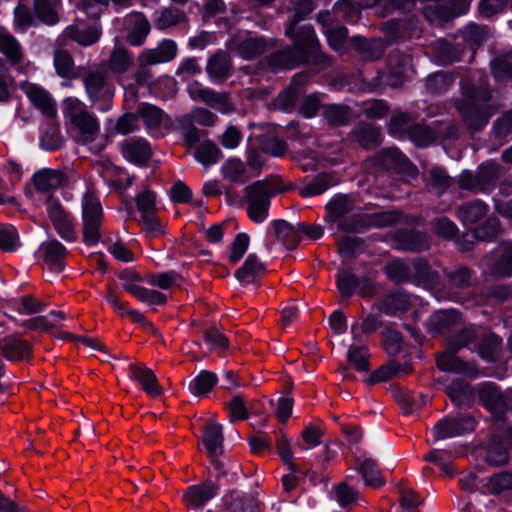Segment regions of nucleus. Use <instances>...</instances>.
Segmentation results:
<instances>
[{"label":"nucleus","instance_id":"1","mask_svg":"<svg viewBox=\"0 0 512 512\" xmlns=\"http://www.w3.org/2000/svg\"><path fill=\"white\" fill-rule=\"evenodd\" d=\"M356 207L355 199L346 194L334 196L326 205L325 220L337 231L360 233L369 228H383L399 221L396 211L350 214Z\"/></svg>","mask_w":512,"mask_h":512},{"label":"nucleus","instance_id":"2","mask_svg":"<svg viewBox=\"0 0 512 512\" xmlns=\"http://www.w3.org/2000/svg\"><path fill=\"white\" fill-rule=\"evenodd\" d=\"M463 99L457 103V109L465 124L474 131L483 129L494 114L491 91L488 89L486 79L476 86L470 83L462 84Z\"/></svg>","mask_w":512,"mask_h":512},{"label":"nucleus","instance_id":"3","mask_svg":"<svg viewBox=\"0 0 512 512\" xmlns=\"http://www.w3.org/2000/svg\"><path fill=\"white\" fill-rule=\"evenodd\" d=\"M85 92L93 105H99L101 111L111 109L115 86L103 65L91 68L82 78Z\"/></svg>","mask_w":512,"mask_h":512},{"label":"nucleus","instance_id":"4","mask_svg":"<svg viewBox=\"0 0 512 512\" xmlns=\"http://www.w3.org/2000/svg\"><path fill=\"white\" fill-rule=\"evenodd\" d=\"M62 107L64 117L78 130L83 140L94 141L100 133V124L86 104L76 97H67L63 100Z\"/></svg>","mask_w":512,"mask_h":512},{"label":"nucleus","instance_id":"5","mask_svg":"<svg viewBox=\"0 0 512 512\" xmlns=\"http://www.w3.org/2000/svg\"><path fill=\"white\" fill-rule=\"evenodd\" d=\"M83 240L87 245H95L101 237L104 212L96 194L87 190L81 199Z\"/></svg>","mask_w":512,"mask_h":512},{"label":"nucleus","instance_id":"6","mask_svg":"<svg viewBox=\"0 0 512 512\" xmlns=\"http://www.w3.org/2000/svg\"><path fill=\"white\" fill-rule=\"evenodd\" d=\"M502 167L493 161L479 165L475 173L464 170L458 179V185L463 190L474 193L490 192L500 178Z\"/></svg>","mask_w":512,"mask_h":512},{"label":"nucleus","instance_id":"7","mask_svg":"<svg viewBox=\"0 0 512 512\" xmlns=\"http://www.w3.org/2000/svg\"><path fill=\"white\" fill-rule=\"evenodd\" d=\"M248 217L255 223H262L268 217L270 199L273 196L271 186L264 181H256L245 187Z\"/></svg>","mask_w":512,"mask_h":512},{"label":"nucleus","instance_id":"8","mask_svg":"<svg viewBox=\"0 0 512 512\" xmlns=\"http://www.w3.org/2000/svg\"><path fill=\"white\" fill-rule=\"evenodd\" d=\"M294 47L304 57L307 64H320L327 61V57L319 50V41L316 38L312 25H303L296 32L292 31Z\"/></svg>","mask_w":512,"mask_h":512},{"label":"nucleus","instance_id":"9","mask_svg":"<svg viewBox=\"0 0 512 512\" xmlns=\"http://www.w3.org/2000/svg\"><path fill=\"white\" fill-rule=\"evenodd\" d=\"M188 93L193 100H200L222 114L235 110L227 92H217L194 82L188 87Z\"/></svg>","mask_w":512,"mask_h":512},{"label":"nucleus","instance_id":"10","mask_svg":"<svg viewBox=\"0 0 512 512\" xmlns=\"http://www.w3.org/2000/svg\"><path fill=\"white\" fill-rule=\"evenodd\" d=\"M474 428L475 420L471 416L446 417L434 425L432 432L434 441H439L472 432Z\"/></svg>","mask_w":512,"mask_h":512},{"label":"nucleus","instance_id":"11","mask_svg":"<svg viewBox=\"0 0 512 512\" xmlns=\"http://www.w3.org/2000/svg\"><path fill=\"white\" fill-rule=\"evenodd\" d=\"M47 213L53 227L63 239L67 241L76 239L72 219L59 201L52 197L48 198Z\"/></svg>","mask_w":512,"mask_h":512},{"label":"nucleus","instance_id":"12","mask_svg":"<svg viewBox=\"0 0 512 512\" xmlns=\"http://www.w3.org/2000/svg\"><path fill=\"white\" fill-rule=\"evenodd\" d=\"M219 490V486L211 481L190 486L183 494V502L189 509L200 510L213 499Z\"/></svg>","mask_w":512,"mask_h":512},{"label":"nucleus","instance_id":"13","mask_svg":"<svg viewBox=\"0 0 512 512\" xmlns=\"http://www.w3.org/2000/svg\"><path fill=\"white\" fill-rule=\"evenodd\" d=\"M177 54V44L170 39L162 40L154 49H145L138 56L140 66H151L173 60Z\"/></svg>","mask_w":512,"mask_h":512},{"label":"nucleus","instance_id":"14","mask_svg":"<svg viewBox=\"0 0 512 512\" xmlns=\"http://www.w3.org/2000/svg\"><path fill=\"white\" fill-rule=\"evenodd\" d=\"M205 70L213 81L224 82L232 75V59L227 52L217 51L208 58Z\"/></svg>","mask_w":512,"mask_h":512},{"label":"nucleus","instance_id":"15","mask_svg":"<svg viewBox=\"0 0 512 512\" xmlns=\"http://www.w3.org/2000/svg\"><path fill=\"white\" fill-rule=\"evenodd\" d=\"M38 254L51 270L62 271L67 251L59 241L53 239L43 242L38 249Z\"/></svg>","mask_w":512,"mask_h":512},{"label":"nucleus","instance_id":"16","mask_svg":"<svg viewBox=\"0 0 512 512\" xmlns=\"http://www.w3.org/2000/svg\"><path fill=\"white\" fill-rule=\"evenodd\" d=\"M31 345L18 336H8L0 340V354L9 361H22L30 357Z\"/></svg>","mask_w":512,"mask_h":512},{"label":"nucleus","instance_id":"17","mask_svg":"<svg viewBox=\"0 0 512 512\" xmlns=\"http://www.w3.org/2000/svg\"><path fill=\"white\" fill-rule=\"evenodd\" d=\"M388 67L387 84L398 87L411 67V57L400 51H393L388 57Z\"/></svg>","mask_w":512,"mask_h":512},{"label":"nucleus","instance_id":"18","mask_svg":"<svg viewBox=\"0 0 512 512\" xmlns=\"http://www.w3.org/2000/svg\"><path fill=\"white\" fill-rule=\"evenodd\" d=\"M33 184L39 192H49L67 184L66 174L57 169L44 168L33 175Z\"/></svg>","mask_w":512,"mask_h":512},{"label":"nucleus","instance_id":"19","mask_svg":"<svg viewBox=\"0 0 512 512\" xmlns=\"http://www.w3.org/2000/svg\"><path fill=\"white\" fill-rule=\"evenodd\" d=\"M133 64V59L130 52L121 46H115L109 55V58L100 62L98 65H103L107 69V73L120 76L126 73Z\"/></svg>","mask_w":512,"mask_h":512},{"label":"nucleus","instance_id":"20","mask_svg":"<svg viewBox=\"0 0 512 512\" xmlns=\"http://www.w3.org/2000/svg\"><path fill=\"white\" fill-rule=\"evenodd\" d=\"M224 436L222 426L217 422L210 420L204 427L202 442L208 452L209 457L215 462V458L223 452Z\"/></svg>","mask_w":512,"mask_h":512},{"label":"nucleus","instance_id":"21","mask_svg":"<svg viewBox=\"0 0 512 512\" xmlns=\"http://www.w3.org/2000/svg\"><path fill=\"white\" fill-rule=\"evenodd\" d=\"M0 53L11 66L19 65L24 60V51L20 42L0 26Z\"/></svg>","mask_w":512,"mask_h":512},{"label":"nucleus","instance_id":"22","mask_svg":"<svg viewBox=\"0 0 512 512\" xmlns=\"http://www.w3.org/2000/svg\"><path fill=\"white\" fill-rule=\"evenodd\" d=\"M129 370L131 372V378L137 381L148 395L158 397L162 394V388L158 383L156 375L151 369L131 364L129 366Z\"/></svg>","mask_w":512,"mask_h":512},{"label":"nucleus","instance_id":"23","mask_svg":"<svg viewBox=\"0 0 512 512\" xmlns=\"http://www.w3.org/2000/svg\"><path fill=\"white\" fill-rule=\"evenodd\" d=\"M411 305L408 294L397 291L387 295L377 303V309L386 315L396 316L405 313Z\"/></svg>","mask_w":512,"mask_h":512},{"label":"nucleus","instance_id":"24","mask_svg":"<svg viewBox=\"0 0 512 512\" xmlns=\"http://www.w3.org/2000/svg\"><path fill=\"white\" fill-rule=\"evenodd\" d=\"M128 33L127 40L133 46H140L144 43L150 32V24L141 13L132 14L127 19Z\"/></svg>","mask_w":512,"mask_h":512},{"label":"nucleus","instance_id":"25","mask_svg":"<svg viewBox=\"0 0 512 512\" xmlns=\"http://www.w3.org/2000/svg\"><path fill=\"white\" fill-rule=\"evenodd\" d=\"M26 94L32 104L39 109L43 115L53 118L57 114L55 101L50 94L43 88L30 85L26 89Z\"/></svg>","mask_w":512,"mask_h":512},{"label":"nucleus","instance_id":"26","mask_svg":"<svg viewBox=\"0 0 512 512\" xmlns=\"http://www.w3.org/2000/svg\"><path fill=\"white\" fill-rule=\"evenodd\" d=\"M300 63H305V60L295 47L274 52L268 58V65L274 71L292 69Z\"/></svg>","mask_w":512,"mask_h":512},{"label":"nucleus","instance_id":"27","mask_svg":"<svg viewBox=\"0 0 512 512\" xmlns=\"http://www.w3.org/2000/svg\"><path fill=\"white\" fill-rule=\"evenodd\" d=\"M461 324L460 314L455 310H441L435 312L429 320V327L432 332L446 333Z\"/></svg>","mask_w":512,"mask_h":512},{"label":"nucleus","instance_id":"28","mask_svg":"<svg viewBox=\"0 0 512 512\" xmlns=\"http://www.w3.org/2000/svg\"><path fill=\"white\" fill-rule=\"evenodd\" d=\"M63 36L81 46H91L98 42L101 30L96 26L70 25L64 30Z\"/></svg>","mask_w":512,"mask_h":512},{"label":"nucleus","instance_id":"29","mask_svg":"<svg viewBox=\"0 0 512 512\" xmlns=\"http://www.w3.org/2000/svg\"><path fill=\"white\" fill-rule=\"evenodd\" d=\"M122 153L130 162L143 164L152 156L149 143L144 139L125 141L122 144Z\"/></svg>","mask_w":512,"mask_h":512},{"label":"nucleus","instance_id":"30","mask_svg":"<svg viewBox=\"0 0 512 512\" xmlns=\"http://www.w3.org/2000/svg\"><path fill=\"white\" fill-rule=\"evenodd\" d=\"M354 49L366 60H377L379 59L385 49L386 44L381 39H365L359 36L351 38Z\"/></svg>","mask_w":512,"mask_h":512},{"label":"nucleus","instance_id":"31","mask_svg":"<svg viewBox=\"0 0 512 512\" xmlns=\"http://www.w3.org/2000/svg\"><path fill=\"white\" fill-rule=\"evenodd\" d=\"M374 165L386 170H401L407 164V158L397 148H385L373 157Z\"/></svg>","mask_w":512,"mask_h":512},{"label":"nucleus","instance_id":"32","mask_svg":"<svg viewBox=\"0 0 512 512\" xmlns=\"http://www.w3.org/2000/svg\"><path fill=\"white\" fill-rule=\"evenodd\" d=\"M397 246L406 251H424L429 248V242L423 232L405 231L398 234Z\"/></svg>","mask_w":512,"mask_h":512},{"label":"nucleus","instance_id":"33","mask_svg":"<svg viewBox=\"0 0 512 512\" xmlns=\"http://www.w3.org/2000/svg\"><path fill=\"white\" fill-rule=\"evenodd\" d=\"M458 351H452L447 345L446 351L437 357V367L442 371L459 374L469 373L472 368L470 365L456 356Z\"/></svg>","mask_w":512,"mask_h":512},{"label":"nucleus","instance_id":"34","mask_svg":"<svg viewBox=\"0 0 512 512\" xmlns=\"http://www.w3.org/2000/svg\"><path fill=\"white\" fill-rule=\"evenodd\" d=\"M354 139L364 148L375 147L380 144V129L372 124L361 123L352 130Z\"/></svg>","mask_w":512,"mask_h":512},{"label":"nucleus","instance_id":"35","mask_svg":"<svg viewBox=\"0 0 512 512\" xmlns=\"http://www.w3.org/2000/svg\"><path fill=\"white\" fill-rule=\"evenodd\" d=\"M425 182L429 190L440 196L453 184V179L443 168L432 167L425 176Z\"/></svg>","mask_w":512,"mask_h":512},{"label":"nucleus","instance_id":"36","mask_svg":"<svg viewBox=\"0 0 512 512\" xmlns=\"http://www.w3.org/2000/svg\"><path fill=\"white\" fill-rule=\"evenodd\" d=\"M488 213V206L481 200H474L461 205L458 208L457 215L465 224H474Z\"/></svg>","mask_w":512,"mask_h":512},{"label":"nucleus","instance_id":"37","mask_svg":"<svg viewBox=\"0 0 512 512\" xmlns=\"http://www.w3.org/2000/svg\"><path fill=\"white\" fill-rule=\"evenodd\" d=\"M264 264L254 254L249 255L244 264L236 271L235 277L246 284L253 283L264 273Z\"/></svg>","mask_w":512,"mask_h":512},{"label":"nucleus","instance_id":"38","mask_svg":"<svg viewBox=\"0 0 512 512\" xmlns=\"http://www.w3.org/2000/svg\"><path fill=\"white\" fill-rule=\"evenodd\" d=\"M323 117L332 126L347 125L352 118L351 108L343 104H328L323 107Z\"/></svg>","mask_w":512,"mask_h":512},{"label":"nucleus","instance_id":"39","mask_svg":"<svg viewBox=\"0 0 512 512\" xmlns=\"http://www.w3.org/2000/svg\"><path fill=\"white\" fill-rule=\"evenodd\" d=\"M357 470L361 474L365 484L371 487H380L384 484L377 463L372 458L364 460L356 459Z\"/></svg>","mask_w":512,"mask_h":512},{"label":"nucleus","instance_id":"40","mask_svg":"<svg viewBox=\"0 0 512 512\" xmlns=\"http://www.w3.org/2000/svg\"><path fill=\"white\" fill-rule=\"evenodd\" d=\"M483 333L482 327L469 326L461 330L448 340V346L452 351H459L464 347L478 342L479 337Z\"/></svg>","mask_w":512,"mask_h":512},{"label":"nucleus","instance_id":"41","mask_svg":"<svg viewBox=\"0 0 512 512\" xmlns=\"http://www.w3.org/2000/svg\"><path fill=\"white\" fill-rule=\"evenodd\" d=\"M60 0H34V11L40 21L54 25L59 21Z\"/></svg>","mask_w":512,"mask_h":512},{"label":"nucleus","instance_id":"42","mask_svg":"<svg viewBox=\"0 0 512 512\" xmlns=\"http://www.w3.org/2000/svg\"><path fill=\"white\" fill-rule=\"evenodd\" d=\"M491 72L499 82L512 81V52L498 54L491 61Z\"/></svg>","mask_w":512,"mask_h":512},{"label":"nucleus","instance_id":"43","mask_svg":"<svg viewBox=\"0 0 512 512\" xmlns=\"http://www.w3.org/2000/svg\"><path fill=\"white\" fill-rule=\"evenodd\" d=\"M267 50V43L263 38L249 37L236 45L237 53L245 60L254 59Z\"/></svg>","mask_w":512,"mask_h":512},{"label":"nucleus","instance_id":"44","mask_svg":"<svg viewBox=\"0 0 512 512\" xmlns=\"http://www.w3.org/2000/svg\"><path fill=\"white\" fill-rule=\"evenodd\" d=\"M454 75L446 71H438L426 78V90L432 95H439L446 92L453 84Z\"/></svg>","mask_w":512,"mask_h":512},{"label":"nucleus","instance_id":"45","mask_svg":"<svg viewBox=\"0 0 512 512\" xmlns=\"http://www.w3.org/2000/svg\"><path fill=\"white\" fill-rule=\"evenodd\" d=\"M508 459V449L502 444V436L497 434L487 447L485 460L491 466H500L505 464Z\"/></svg>","mask_w":512,"mask_h":512},{"label":"nucleus","instance_id":"46","mask_svg":"<svg viewBox=\"0 0 512 512\" xmlns=\"http://www.w3.org/2000/svg\"><path fill=\"white\" fill-rule=\"evenodd\" d=\"M335 183L336 180L333 175L329 173H320L300 189V195L303 197H311L322 194Z\"/></svg>","mask_w":512,"mask_h":512},{"label":"nucleus","instance_id":"47","mask_svg":"<svg viewBox=\"0 0 512 512\" xmlns=\"http://www.w3.org/2000/svg\"><path fill=\"white\" fill-rule=\"evenodd\" d=\"M223 177L233 183H245L248 180L247 170L244 163L237 158L226 160L222 167Z\"/></svg>","mask_w":512,"mask_h":512},{"label":"nucleus","instance_id":"48","mask_svg":"<svg viewBox=\"0 0 512 512\" xmlns=\"http://www.w3.org/2000/svg\"><path fill=\"white\" fill-rule=\"evenodd\" d=\"M54 66L56 73L62 78L70 79L75 76L74 60L63 47H57L54 51Z\"/></svg>","mask_w":512,"mask_h":512},{"label":"nucleus","instance_id":"49","mask_svg":"<svg viewBox=\"0 0 512 512\" xmlns=\"http://www.w3.org/2000/svg\"><path fill=\"white\" fill-rule=\"evenodd\" d=\"M222 156L220 148L211 140L202 142L194 154L195 159L204 166L216 164Z\"/></svg>","mask_w":512,"mask_h":512},{"label":"nucleus","instance_id":"50","mask_svg":"<svg viewBox=\"0 0 512 512\" xmlns=\"http://www.w3.org/2000/svg\"><path fill=\"white\" fill-rule=\"evenodd\" d=\"M137 114L142 118L146 128L149 130L159 128L166 116L163 110L148 103H141L138 107Z\"/></svg>","mask_w":512,"mask_h":512},{"label":"nucleus","instance_id":"51","mask_svg":"<svg viewBox=\"0 0 512 512\" xmlns=\"http://www.w3.org/2000/svg\"><path fill=\"white\" fill-rule=\"evenodd\" d=\"M273 227L279 241L286 245L287 248L295 247L299 238L298 224L293 226L285 220H276L273 222Z\"/></svg>","mask_w":512,"mask_h":512},{"label":"nucleus","instance_id":"52","mask_svg":"<svg viewBox=\"0 0 512 512\" xmlns=\"http://www.w3.org/2000/svg\"><path fill=\"white\" fill-rule=\"evenodd\" d=\"M218 378L215 373L202 370L190 383L189 389L195 396H203L209 393L217 384Z\"/></svg>","mask_w":512,"mask_h":512},{"label":"nucleus","instance_id":"53","mask_svg":"<svg viewBox=\"0 0 512 512\" xmlns=\"http://www.w3.org/2000/svg\"><path fill=\"white\" fill-rule=\"evenodd\" d=\"M477 351L481 358L492 361L495 353L501 344V339L494 333L488 332L483 328V333L478 339Z\"/></svg>","mask_w":512,"mask_h":512},{"label":"nucleus","instance_id":"54","mask_svg":"<svg viewBox=\"0 0 512 512\" xmlns=\"http://www.w3.org/2000/svg\"><path fill=\"white\" fill-rule=\"evenodd\" d=\"M313 10V0H298L294 6V13L285 27V35L292 37V31H294L297 24L304 20Z\"/></svg>","mask_w":512,"mask_h":512},{"label":"nucleus","instance_id":"55","mask_svg":"<svg viewBox=\"0 0 512 512\" xmlns=\"http://www.w3.org/2000/svg\"><path fill=\"white\" fill-rule=\"evenodd\" d=\"M370 353L366 346L351 345L348 349V362L359 372L369 370Z\"/></svg>","mask_w":512,"mask_h":512},{"label":"nucleus","instance_id":"56","mask_svg":"<svg viewBox=\"0 0 512 512\" xmlns=\"http://www.w3.org/2000/svg\"><path fill=\"white\" fill-rule=\"evenodd\" d=\"M500 232L499 221L496 218H488L485 223L472 231L469 238H478L482 241H492Z\"/></svg>","mask_w":512,"mask_h":512},{"label":"nucleus","instance_id":"57","mask_svg":"<svg viewBox=\"0 0 512 512\" xmlns=\"http://www.w3.org/2000/svg\"><path fill=\"white\" fill-rule=\"evenodd\" d=\"M358 278L347 269L339 271L337 275V288L344 298H349L356 291Z\"/></svg>","mask_w":512,"mask_h":512},{"label":"nucleus","instance_id":"58","mask_svg":"<svg viewBox=\"0 0 512 512\" xmlns=\"http://www.w3.org/2000/svg\"><path fill=\"white\" fill-rule=\"evenodd\" d=\"M409 137L419 147L428 146L437 138L436 133L431 128L421 124H417L410 129Z\"/></svg>","mask_w":512,"mask_h":512},{"label":"nucleus","instance_id":"59","mask_svg":"<svg viewBox=\"0 0 512 512\" xmlns=\"http://www.w3.org/2000/svg\"><path fill=\"white\" fill-rule=\"evenodd\" d=\"M491 271L498 277L512 276V242L505 245L502 255Z\"/></svg>","mask_w":512,"mask_h":512},{"label":"nucleus","instance_id":"60","mask_svg":"<svg viewBox=\"0 0 512 512\" xmlns=\"http://www.w3.org/2000/svg\"><path fill=\"white\" fill-rule=\"evenodd\" d=\"M387 277L395 282H406L410 278L409 266L401 260H394L389 262L385 267Z\"/></svg>","mask_w":512,"mask_h":512},{"label":"nucleus","instance_id":"61","mask_svg":"<svg viewBox=\"0 0 512 512\" xmlns=\"http://www.w3.org/2000/svg\"><path fill=\"white\" fill-rule=\"evenodd\" d=\"M415 277L426 284H436L439 280V275L436 271L432 270L428 262L424 259H416L413 262Z\"/></svg>","mask_w":512,"mask_h":512},{"label":"nucleus","instance_id":"62","mask_svg":"<svg viewBox=\"0 0 512 512\" xmlns=\"http://www.w3.org/2000/svg\"><path fill=\"white\" fill-rule=\"evenodd\" d=\"M19 246V236L12 225L0 226V249L12 252Z\"/></svg>","mask_w":512,"mask_h":512},{"label":"nucleus","instance_id":"63","mask_svg":"<svg viewBox=\"0 0 512 512\" xmlns=\"http://www.w3.org/2000/svg\"><path fill=\"white\" fill-rule=\"evenodd\" d=\"M203 339L211 350L222 351L228 348V339L217 328L212 327L203 332Z\"/></svg>","mask_w":512,"mask_h":512},{"label":"nucleus","instance_id":"64","mask_svg":"<svg viewBox=\"0 0 512 512\" xmlns=\"http://www.w3.org/2000/svg\"><path fill=\"white\" fill-rule=\"evenodd\" d=\"M463 39L471 47L479 46L487 38L486 28L476 24L467 25L462 31Z\"/></svg>","mask_w":512,"mask_h":512}]
</instances>
